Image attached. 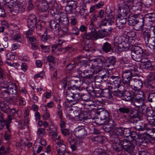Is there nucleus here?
<instances>
[{"label":"nucleus","instance_id":"f257e3e1","mask_svg":"<svg viewBox=\"0 0 155 155\" xmlns=\"http://www.w3.org/2000/svg\"><path fill=\"white\" fill-rule=\"evenodd\" d=\"M80 88L70 87L66 92V97L68 101L72 104L78 103L80 99Z\"/></svg>","mask_w":155,"mask_h":155},{"label":"nucleus","instance_id":"f03ea898","mask_svg":"<svg viewBox=\"0 0 155 155\" xmlns=\"http://www.w3.org/2000/svg\"><path fill=\"white\" fill-rule=\"evenodd\" d=\"M132 93L133 101L135 105L138 107L143 105L145 98L143 92L139 90H134L132 91Z\"/></svg>","mask_w":155,"mask_h":155},{"label":"nucleus","instance_id":"7ed1b4c3","mask_svg":"<svg viewBox=\"0 0 155 155\" xmlns=\"http://www.w3.org/2000/svg\"><path fill=\"white\" fill-rule=\"evenodd\" d=\"M137 114H131L127 119V121L129 124H132L135 125L134 127L137 130H143L144 129L146 124L142 122L139 120Z\"/></svg>","mask_w":155,"mask_h":155},{"label":"nucleus","instance_id":"20e7f679","mask_svg":"<svg viewBox=\"0 0 155 155\" xmlns=\"http://www.w3.org/2000/svg\"><path fill=\"white\" fill-rule=\"evenodd\" d=\"M51 13L55 20L58 21L59 22L64 25H68L69 22L66 15L62 12H57L56 9L51 10Z\"/></svg>","mask_w":155,"mask_h":155},{"label":"nucleus","instance_id":"39448f33","mask_svg":"<svg viewBox=\"0 0 155 155\" xmlns=\"http://www.w3.org/2000/svg\"><path fill=\"white\" fill-rule=\"evenodd\" d=\"M4 83L3 87L5 89L3 91V93L7 94L13 97L16 95L17 87L15 83L9 81L5 82Z\"/></svg>","mask_w":155,"mask_h":155},{"label":"nucleus","instance_id":"423d86ee","mask_svg":"<svg viewBox=\"0 0 155 155\" xmlns=\"http://www.w3.org/2000/svg\"><path fill=\"white\" fill-rule=\"evenodd\" d=\"M107 83L110 85H108L110 89L115 90L119 87L124 88L123 86L121 85V79L120 77L113 76L109 78Z\"/></svg>","mask_w":155,"mask_h":155},{"label":"nucleus","instance_id":"0eeeda50","mask_svg":"<svg viewBox=\"0 0 155 155\" xmlns=\"http://www.w3.org/2000/svg\"><path fill=\"white\" fill-rule=\"evenodd\" d=\"M133 77L132 72L130 71L125 70L123 73L122 76V83L124 87L127 88L130 87V81H132V78Z\"/></svg>","mask_w":155,"mask_h":155},{"label":"nucleus","instance_id":"6e6552de","mask_svg":"<svg viewBox=\"0 0 155 155\" xmlns=\"http://www.w3.org/2000/svg\"><path fill=\"white\" fill-rule=\"evenodd\" d=\"M110 140L112 142H117L118 141V136L123 135V130L121 127H117L114 123L113 127H112Z\"/></svg>","mask_w":155,"mask_h":155},{"label":"nucleus","instance_id":"1a4fd4ad","mask_svg":"<svg viewBox=\"0 0 155 155\" xmlns=\"http://www.w3.org/2000/svg\"><path fill=\"white\" fill-rule=\"evenodd\" d=\"M96 114L99 115V117L101 120L103 121L104 123L109 122L110 124L112 123L113 120L110 118V113L107 111L100 109L97 111Z\"/></svg>","mask_w":155,"mask_h":155},{"label":"nucleus","instance_id":"9d476101","mask_svg":"<svg viewBox=\"0 0 155 155\" xmlns=\"http://www.w3.org/2000/svg\"><path fill=\"white\" fill-rule=\"evenodd\" d=\"M83 79L82 82L83 84H85L87 85H89L93 82L94 80H97V81L100 82V81L102 82L103 80L105 81L106 79V76L104 75L102 76H96L94 78L93 76L87 77L83 78Z\"/></svg>","mask_w":155,"mask_h":155},{"label":"nucleus","instance_id":"9b49d317","mask_svg":"<svg viewBox=\"0 0 155 155\" xmlns=\"http://www.w3.org/2000/svg\"><path fill=\"white\" fill-rule=\"evenodd\" d=\"M143 83L141 79L137 77H135L132 79V82L130 84V88L134 90H138L140 89L142 86Z\"/></svg>","mask_w":155,"mask_h":155},{"label":"nucleus","instance_id":"f8f14e48","mask_svg":"<svg viewBox=\"0 0 155 155\" xmlns=\"http://www.w3.org/2000/svg\"><path fill=\"white\" fill-rule=\"evenodd\" d=\"M37 22V18L35 15L31 14L28 16L27 20V26L28 28L32 30L35 29Z\"/></svg>","mask_w":155,"mask_h":155},{"label":"nucleus","instance_id":"ddd939ff","mask_svg":"<svg viewBox=\"0 0 155 155\" xmlns=\"http://www.w3.org/2000/svg\"><path fill=\"white\" fill-rule=\"evenodd\" d=\"M119 14L117 16L127 18L129 15L130 10L129 7L126 4H124L122 7L120 8Z\"/></svg>","mask_w":155,"mask_h":155},{"label":"nucleus","instance_id":"4468645a","mask_svg":"<svg viewBox=\"0 0 155 155\" xmlns=\"http://www.w3.org/2000/svg\"><path fill=\"white\" fill-rule=\"evenodd\" d=\"M112 29H108L104 30H98L97 31L96 33L94 35V37L95 39H97L99 38H102L106 37L109 34V32H111Z\"/></svg>","mask_w":155,"mask_h":155},{"label":"nucleus","instance_id":"2eb2a0df","mask_svg":"<svg viewBox=\"0 0 155 155\" xmlns=\"http://www.w3.org/2000/svg\"><path fill=\"white\" fill-rule=\"evenodd\" d=\"M127 18L117 16L116 20V27L119 29L124 28Z\"/></svg>","mask_w":155,"mask_h":155},{"label":"nucleus","instance_id":"dca6fc26","mask_svg":"<svg viewBox=\"0 0 155 155\" xmlns=\"http://www.w3.org/2000/svg\"><path fill=\"white\" fill-rule=\"evenodd\" d=\"M75 135L77 137H82L87 134L85 129L83 127H78L74 130Z\"/></svg>","mask_w":155,"mask_h":155},{"label":"nucleus","instance_id":"f3484780","mask_svg":"<svg viewBox=\"0 0 155 155\" xmlns=\"http://www.w3.org/2000/svg\"><path fill=\"white\" fill-rule=\"evenodd\" d=\"M57 146L56 147L57 152L59 155L62 154L66 150V147L62 140H60L57 143Z\"/></svg>","mask_w":155,"mask_h":155},{"label":"nucleus","instance_id":"a211bd4d","mask_svg":"<svg viewBox=\"0 0 155 155\" xmlns=\"http://www.w3.org/2000/svg\"><path fill=\"white\" fill-rule=\"evenodd\" d=\"M12 119L11 117L8 116L6 120L0 121V130L2 129L4 126L5 125L8 131L10 132V129L9 127L10 126V124L11 123Z\"/></svg>","mask_w":155,"mask_h":155},{"label":"nucleus","instance_id":"6ab92c4d","mask_svg":"<svg viewBox=\"0 0 155 155\" xmlns=\"http://www.w3.org/2000/svg\"><path fill=\"white\" fill-rule=\"evenodd\" d=\"M116 62V58L114 56L110 57L106 59L105 66L107 68L110 67L112 69Z\"/></svg>","mask_w":155,"mask_h":155},{"label":"nucleus","instance_id":"aec40b11","mask_svg":"<svg viewBox=\"0 0 155 155\" xmlns=\"http://www.w3.org/2000/svg\"><path fill=\"white\" fill-rule=\"evenodd\" d=\"M70 87L80 88L82 84L80 79L78 78L76 79L72 80L70 81Z\"/></svg>","mask_w":155,"mask_h":155},{"label":"nucleus","instance_id":"412c9836","mask_svg":"<svg viewBox=\"0 0 155 155\" xmlns=\"http://www.w3.org/2000/svg\"><path fill=\"white\" fill-rule=\"evenodd\" d=\"M143 65L145 66V68L147 69H150L151 70H153V66L150 61L146 58L143 57L141 62Z\"/></svg>","mask_w":155,"mask_h":155},{"label":"nucleus","instance_id":"4be33fe9","mask_svg":"<svg viewBox=\"0 0 155 155\" xmlns=\"http://www.w3.org/2000/svg\"><path fill=\"white\" fill-rule=\"evenodd\" d=\"M118 110L120 114H133V113L132 112L131 109L129 107L124 106L123 107H120L118 109Z\"/></svg>","mask_w":155,"mask_h":155},{"label":"nucleus","instance_id":"5701e85b","mask_svg":"<svg viewBox=\"0 0 155 155\" xmlns=\"http://www.w3.org/2000/svg\"><path fill=\"white\" fill-rule=\"evenodd\" d=\"M0 109L3 112L7 114L9 110L10 107L7 103L4 101H0Z\"/></svg>","mask_w":155,"mask_h":155},{"label":"nucleus","instance_id":"b1692460","mask_svg":"<svg viewBox=\"0 0 155 155\" xmlns=\"http://www.w3.org/2000/svg\"><path fill=\"white\" fill-rule=\"evenodd\" d=\"M95 64H97L99 65L103 66L104 65L105 66L106 62V58L102 56H99L93 59Z\"/></svg>","mask_w":155,"mask_h":155},{"label":"nucleus","instance_id":"393cba45","mask_svg":"<svg viewBox=\"0 0 155 155\" xmlns=\"http://www.w3.org/2000/svg\"><path fill=\"white\" fill-rule=\"evenodd\" d=\"M83 72L78 70V73L79 76L84 78L91 76H93V73L89 70H84Z\"/></svg>","mask_w":155,"mask_h":155},{"label":"nucleus","instance_id":"a878e982","mask_svg":"<svg viewBox=\"0 0 155 155\" xmlns=\"http://www.w3.org/2000/svg\"><path fill=\"white\" fill-rule=\"evenodd\" d=\"M50 26L51 28L55 31L57 33L59 32L60 26L58 22L54 20H51L50 21Z\"/></svg>","mask_w":155,"mask_h":155},{"label":"nucleus","instance_id":"bb28decb","mask_svg":"<svg viewBox=\"0 0 155 155\" xmlns=\"http://www.w3.org/2000/svg\"><path fill=\"white\" fill-rule=\"evenodd\" d=\"M134 45V46H133L132 47L131 49V52H134V53L142 55H143V54H147V55L148 54V53L147 54V53L145 52H143V49L140 47L135 46V45Z\"/></svg>","mask_w":155,"mask_h":155},{"label":"nucleus","instance_id":"cd10ccee","mask_svg":"<svg viewBox=\"0 0 155 155\" xmlns=\"http://www.w3.org/2000/svg\"><path fill=\"white\" fill-rule=\"evenodd\" d=\"M135 146L132 143L127 146L124 150L127 153L132 155H134L136 153Z\"/></svg>","mask_w":155,"mask_h":155},{"label":"nucleus","instance_id":"c85d7f7f","mask_svg":"<svg viewBox=\"0 0 155 155\" xmlns=\"http://www.w3.org/2000/svg\"><path fill=\"white\" fill-rule=\"evenodd\" d=\"M105 124V125L103 126V128L104 130L107 132H110V134L111 135V130H112V127L114 126V122L113 120V123L112 124H110L109 123V122L104 123Z\"/></svg>","mask_w":155,"mask_h":155},{"label":"nucleus","instance_id":"c756f323","mask_svg":"<svg viewBox=\"0 0 155 155\" xmlns=\"http://www.w3.org/2000/svg\"><path fill=\"white\" fill-rule=\"evenodd\" d=\"M101 49L105 53L110 52L112 49L111 44L108 42H106L104 43Z\"/></svg>","mask_w":155,"mask_h":155},{"label":"nucleus","instance_id":"7c9ffc66","mask_svg":"<svg viewBox=\"0 0 155 155\" xmlns=\"http://www.w3.org/2000/svg\"><path fill=\"white\" fill-rule=\"evenodd\" d=\"M87 114H87L85 111L81 112L78 115V118L79 120L85 122V121L87 120V119H90L91 116H89L87 117Z\"/></svg>","mask_w":155,"mask_h":155},{"label":"nucleus","instance_id":"2f4dec72","mask_svg":"<svg viewBox=\"0 0 155 155\" xmlns=\"http://www.w3.org/2000/svg\"><path fill=\"white\" fill-rule=\"evenodd\" d=\"M119 142L118 141L117 142H113V148L114 150L117 152H120L123 149V146L120 143V140H118Z\"/></svg>","mask_w":155,"mask_h":155},{"label":"nucleus","instance_id":"473e14b6","mask_svg":"<svg viewBox=\"0 0 155 155\" xmlns=\"http://www.w3.org/2000/svg\"><path fill=\"white\" fill-rule=\"evenodd\" d=\"M103 96L108 99H110L112 97L111 91L108 88H105L102 91Z\"/></svg>","mask_w":155,"mask_h":155},{"label":"nucleus","instance_id":"72a5a7b5","mask_svg":"<svg viewBox=\"0 0 155 155\" xmlns=\"http://www.w3.org/2000/svg\"><path fill=\"white\" fill-rule=\"evenodd\" d=\"M122 37L119 36L116 37L114 40V45L117 47L118 49L123 42L122 41Z\"/></svg>","mask_w":155,"mask_h":155},{"label":"nucleus","instance_id":"f704fd0d","mask_svg":"<svg viewBox=\"0 0 155 155\" xmlns=\"http://www.w3.org/2000/svg\"><path fill=\"white\" fill-rule=\"evenodd\" d=\"M131 54L132 58L135 61L137 62H141V60L143 58V55L137 54L134 52H131Z\"/></svg>","mask_w":155,"mask_h":155},{"label":"nucleus","instance_id":"c9c22d12","mask_svg":"<svg viewBox=\"0 0 155 155\" xmlns=\"http://www.w3.org/2000/svg\"><path fill=\"white\" fill-rule=\"evenodd\" d=\"M82 38L84 39L87 40H92L93 38H95L93 35V33H91L90 31L88 33L86 32L83 34L82 35Z\"/></svg>","mask_w":155,"mask_h":155},{"label":"nucleus","instance_id":"e433bc0d","mask_svg":"<svg viewBox=\"0 0 155 155\" xmlns=\"http://www.w3.org/2000/svg\"><path fill=\"white\" fill-rule=\"evenodd\" d=\"M130 46L129 43H125L123 41L121 45L119 46L118 50L120 51H127L129 49Z\"/></svg>","mask_w":155,"mask_h":155},{"label":"nucleus","instance_id":"4c0bfd02","mask_svg":"<svg viewBox=\"0 0 155 155\" xmlns=\"http://www.w3.org/2000/svg\"><path fill=\"white\" fill-rule=\"evenodd\" d=\"M142 23L139 22L138 21L133 26L134 29L137 31L140 30L142 28L144 23V19L142 18Z\"/></svg>","mask_w":155,"mask_h":155},{"label":"nucleus","instance_id":"58836bf2","mask_svg":"<svg viewBox=\"0 0 155 155\" xmlns=\"http://www.w3.org/2000/svg\"><path fill=\"white\" fill-rule=\"evenodd\" d=\"M147 42V44L150 48L155 50V37L150 38Z\"/></svg>","mask_w":155,"mask_h":155},{"label":"nucleus","instance_id":"ea45409f","mask_svg":"<svg viewBox=\"0 0 155 155\" xmlns=\"http://www.w3.org/2000/svg\"><path fill=\"white\" fill-rule=\"evenodd\" d=\"M10 150V148L8 147H7L5 148L3 146V144L2 141L0 140V153H3V154H6L9 152Z\"/></svg>","mask_w":155,"mask_h":155},{"label":"nucleus","instance_id":"a19ab883","mask_svg":"<svg viewBox=\"0 0 155 155\" xmlns=\"http://www.w3.org/2000/svg\"><path fill=\"white\" fill-rule=\"evenodd\" d=\"M120 88L119 87V88H117V91H116L115 90H114L113 94L114 95L117 97H123L124 95V88H122V90H120Z\"/></svg>","mask_w":155,"mask_h":155},{"label":"nucleus","instance_id":"79ce46f5","mask_svg":"<svg viewBox=\"0 0 155 155\" xmlns=\"http://www.w3.org/2000/svg\"><path fill=\"white\" fill-rule=\"evenodd\" d=\"M40 8L43 12H45L48 9V4L45 2V0H42L40 4Z\"/></svg>","mask_w":155,"mask_h":155},{"label":"nucleus","instance_id":"37998d69","mask_svg":"<svg viewBox=\"0 0 155 155\" xmlns=\"http://www.w3.org/2000/svg\"><path fill=\"white\" fill-rule=\"evenodd\" d=\"M15 5L13 6L12 9L10 10L11 11H12V9L17 10L19 12H22L24 11V8L23 5L19 4H16V2H15Z\"/></svg>","mask_w":155,"mask_h":155},{"label":"nucleus","instance_id":"c03bdc74","mask_svg":"<svg viewBox=\"0 0 155 155\" xmlns=\"http://www.w3.org/2000/svg\"><path fill=\"white\" fill-rule=\"evenodd\" d=\"M123 97L122 99L126 101H129L131 99H133L132 94L131 95L130 93L128 91L124 93Z\"/></svg>","mask_w":155,"mask_h":155},{"label":"nucleus","instance_id":"a18cd8bd","mask_svg":"<svg viewBox=\"0 0 155 155\" xmlns=\"http://www.w3.org/2000/svg\"><path fill=\"white\" fill-rule=\"evenodd\" d=\"M93 155H108L104 150L101 148L97 149L93 152Z\"/></svg>","mask_w":155,"mask_h":155},{"label":"nucleus","instance_id":"49530a36","mask_svg":"<svg viewBox=\"0 0 155 155\" xmlns=\"http://www.w3.org/2000/svg\"><path fill=\"white\" fill-rule=\"evenodd\" d=\"M120 143H121L123 149H124L127 146L128 147L130 144L132 143L131 142V141L129 139H123L121 140H120Z\"/></svg>","mask_w":155,"mask_h":155},{"label":"nucleus","instance_id":"de8ad7c7","mask_svg":"<svg viewBox=\"0 0 155 155\" xmlns=\"http://www.w3.org/2000/svg\"><path fill=\"white\" fill-rule=\"evenodd\" d=\"M102 66H101L100 65H92V68L94 69V73H95L96 74L98 73L99 72H102V71H104V70H102ZM102 72H101V73Z\"/></svg>","mask_w":155,"mask_h":155},{"label":"nucleus","instance_id":"09e8293b","mask_svg":"<svg viewBox=\"0 0 155 155\" xmlns=\"http://www.w3.org/2000/svg\"><path fill=\"white\" fill-rule=\"evenodd\" d=\"M145 18L149 19V21L151 23L155 20V14L152 13L146 14L145 16Z\"/></svg>","mask_w":155,"mask_h":155},{"label":"nucleus","instance_id":"8fccbe9b","mask_svg":"<svg viewBox=\"0 0 155 155\" xmlns=\"http://www.w3.org/2000/svg\"><path fill=\"white\" fill-rule=\"evenodd\" d=\"M6 5L11 10L13 6L15 5V2L13 0H5Z\"/></svg>","mask_w":155,"mask_h":155},{"label":"nucleus","instance_id":"3c124183","mask_svg":"<svg viewBox=\"0 0 155 155\" xmlns=\"http://www.w3.org/2000/svg\"><path fill=\"white\" fill-rule=\"evenodd\" d=\"M123 134L125 137L128 138L129 139H130V138H129V137L131 133V131L129 129H124V130H123Z\"/></svg>","mask_w":155,"mask_h":155},{"label":"nucleus","instance_id":"603ef678","mask_svg":"<svg viewBox=\"0 0 155 155\" xmlns=\"http://www.w3.org/2000/svg\"><path fill=\"white\" fill-rule=\"evenodd\" d=\"M80 14L81 15H83L85 19H86L88 15V12L87 10L84 8H82L80 10Z\"/></svg>","mask_w":155,"mask_h":155},{"label":"nucleus","instance_id":"864d4df0","mask_svg":"<svg viewBox=\"0 0 155 155\" xmlns=\"http://www.w3.org/2000/svg\"><path fill=\"white\" fill-rule=\"evenodd\" d=\"M155 98V93H150L148 97V101L150 102H153Z\"/></svg>","mask_w":155,"mask_h":155},{"label":"nucleus","instance_id":"5fc2aeb1","mask_svg":"<svg viewBox=\"0 0 155 155\" xmlns=\"http://www.w3.org/2000/svg\"><path fill=\"white\" fill-rule=\"evenodd\" d=\"M136 144L138 146H144V140H143L140 138H137L135 140Z\"/></svg>","mask_w":155,"mask_h":155},{"label":"nucleus","instance_id":"6e6d98bb","mask_svg":"<svg viewBox=\"0 0 155 155\" xmlns=\"http://www.w3.org/2000/svg\"><path fill=\"white\" fill-rule=\"evenodd\" d=\"M143 3L140 2H138L135 3V5H132L133 8L134 7L136 9H140L142 7Z\"/></svg>","mask_w":155,"mask_h":155},{"label":"nucleus","instance_id":"4d7b16f0","mask_svg":"<svg viewBox=\"0 0 155 155\" xmlns=\"http://www.w3.org/2000/svg\"><path fill=\"white\" fill-rule=\"evenodd\" d=\"M137 137L136 132L133 131L131 132L130 135L129 137L130 139H129L131 142L135 140L137 138Z\"/></svg>","mask_w":155,"mask_h":155},{"label":"nucleus","instance_id":"13d9d810","mask_svg":"<svg viewBox=\"0 0 155 155\" xmlns=\"http://www.w3.org/2000/svg\"><path fill=\"white\" fill-rule=\"evenodd\" d=\"M69 142L71 145V147L73 151H75L76 149V144L74 141V140L71 139H69Z\"/></svg>","mask_w":155,"mask_h":155},{"label":"nucleus","instance_id":"bf43d9fd","mask_svg":"<svg viewBox=\"0 0 155 155\" xmlns=\"http://www.w3.org/2000/svg\"><path fill=\"white\" fill-rule=\"evenodd\" d=\"M80 97V99L81 98L82 100L85 101H88L90 98V95L88 94H81Z\"/></svg>","mask_w":155,"mask_h":155},{"label":"nucleus","instance_id":"052dcab7","mask_svg":"<svg viewBox=\"0 0 155 155\" xmlns=\"http://www.w3.org/2000/svg\"><path fill=\"white\" fill-rule=\"evenodd\" d=\"M151 35L150 33H148L145 31L143 33V37L145 41L147 42L150 40V39L152 37L150 36Z\"/></svg>","mask_w":155,"mask_h":155},{"label":"nucleus","instance_id":"680f3d73","mask_svg":"<svg viewBox=\"0 0 155 155\" xmlns=\"http://www.w3.org/2000/svg\"><path fill=\"white\" fill-rule=\"evenodd\" d=\"M80 56L77 57L73 60V61H72L74 64L75 65L77 64L78 65H79L81 64V58H80Z\"/></svg>","mask_w":155,"mask_h":155},{"label":"nucleus","instance_id":"e2e57ef3","mask_svg":"<svg viewBox=\"0 0 155 155\" xmlns=\"http://www.w3.org/2000/svg\"><path fill=\"white\" fill-rule=\"evenodd\" d=\"M15 57V55L12 52L8 53L6 55V59L8 60H13Z\"/></svg>","mask_w":155,"mask_h":155},{"label":"nucleus","instance_id":"0e129e2a","mask_svg":"<svg viewBox=\"0 0 155 155\" xmlns=\"http://www.w3.org/2000/svg\"><path fill=\"white\" fill-rule=\"evenodd\" d=\"M81 66V70H84L85 68L88 69L90 68V65L87 62L82 63L79 65Z\"/></svg>","mask_w":155,"mask_h":155},{"label":"nucleus","instance_id":"69168bd1","mask_svg":"<svg viewBox=\"0 0 155 155\" xmlns=\"http://www.w3.org/2000/svg\"><path fill=\"white\" fill-rule=\"evenodd\" d=\"M155 113H154L153 110L152 109L147 110L146 111V115L147 116V119L148 117H151V116H153V115L155 114Z\"/></svg>","mask_w":155,"mask_h":155},{"label":"nucleus","instance_id":"338daca9","mask_svg":"<svg viewBox=\"0 0 155 155\" xmlns=\"http://www.w3.org/2000/svg\"><path fill=\"white\" fill-rule=\"evenodd\" d=\"M107 22H108L110 25H111V22L110 21H109L107 19H104L103 20H101L99 25L104 26H106Z\"/></svg>","mask_w":155,"mask_h":155},{"label":"nucleus","instance_id":"774afa93","mask_svg":"<svg viewBox=\"0 0 155 155\" xmlns=\"http://www.w3.org/2000/svg\"><path fill=\"white\" fill-rule=\"evenodd\" d=\"M28 124L25 123L23 120H20L19 122L18 127L19 128L22 129L25 128V127L27 126Z\"/></svg>","mask_w":155,"mask_h":155}]
</instances>
